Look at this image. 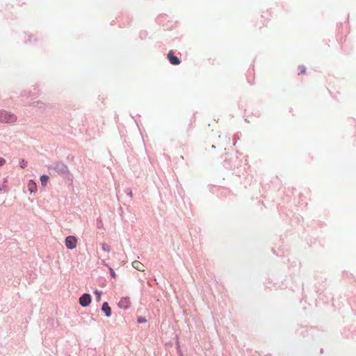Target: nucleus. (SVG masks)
I'll list each match as a JSON object with an SVG mask.
<instances>
[{
  "label": "nucleus",
  "instance_id": "obj_14",
  "mask_svg": "<svg viewBox=\"0 0 356 356\" xmlns=\"http://www.w3.org/2000/svg\"><path fill=\"white\" fill-rule=\"evenodd\" d=\"M25 166H26V162H24V161H22L21 167L24 168Z\"/></svg>",
  "mask_w": 356,
  "mask_h": 356
},
{
  "label": "nucleus",
  "instance_id": "obj_3",
  "mask_svg": "<svg viewBox=\"0 0 356 356\" xmlns=\"http://www.w3.org/2000/svg\"><path fill=\"white\" fill-rule=\"evenodd\" d=\"M91 302L90 296L88 293H84L79 298V304L83 307H87Z\"/></svg>",
  "mask_w": 356,
  "mask_h": 356
},
{
  "label": "nucleus",
  "instance_id": "obj_7",
  "mask_svg": "<svg viewBox=\"0 0 356 356\" xmlns=\"http://www.w3.org/2000/svg\"><path fill=\"white\" fill-rule=\"evenodd\" d=\"M132 266L138 270L145 271L144 265L138 261H133Z\"/></svg>",
  "mask_w": 356,
  "mask_h": 356
},
{
  "label": "nucleus",
  "instance_id": "obj_9",
  "mask_svg": "<svg viewBox=\"0 0 356 356\" xmlns=\"http://www.w3.org/2000/svg\"><path fill=\"white\" fill-rule=\"evenodd\" d=\"M102 248L104 251L107 252H110L111 250V246L106 243H102Z\"/></svg>",
  "mask_w": 356,
  "mask_h": 356
},
{
  "label": "nucleus",
  "instance_id": "obj_17",
  "mask_svg": "<svg viewBox=\"0 0 356 356\" xmlns=\"http://www.w3.org/2000/svg\"><path fill=\"white\" fill-rule=\"evenodd\" d=\"M305 69L301 71V73H305Z\"/></svg>",
  "mask_w": 356,
  "mask_h": 356
},
{
  "label": "nucleus",
  "instance_id": "obj_8",
  "mask_svg": "<svg viewBox=\"0 0 356 356\" xmlns=\"http://www.w3.org/2000/svg\"><path fill=\"white\" fill-rule=\"evenodd\" d=\"M49 180V177L46 175H43L40 177V181L42 186H46L47 182Z\"/></svg>",
  "mask_w": 356,
  "mask_h": 356
},
{
  "label": "nucleus",
  "instance_id": "obj_16",
  "mask_svg": "<svg viewBox=\"0 0 356 356\" xmlns=\"http://www.w3.org/2000/svg\"><path fill=\"white\" fill-rule=\"evenodd\" d=\"M103 264H104V266H108V264H106V263H105V261H103Z\"/></svg>",
  "mask_w": 356,
  "mask_h": 356
},
{
  "label": "nucleus",
  "instance_id": "obj_10",
  "mask_svg": "<svg viewBox=\"0 0 356 356\" xmlns=\"http://www.w3.org/2000/svg\"><path fill=\"white\" fill-rule=\"evenodd\" d=\"M35 184L33 181H30L29 184V188L31 192H33V188H35Z\"/></svg>",
  "mask_w": 356,
  "mask_h": 356
},
{
  "label": "nucleus",
  "instance_id": "obj_12",
  "mask_svg": "<svg viewBox=\"0 0 356 356\" xmlns=\"http://www.w3.org/2000/svg\"><path fill=\"white\" fill-rule=\"evenodd\" d=\"M95 294L97 295V300L99 301L100 299H101V292L100 291H95Z\"/></svg>",
  "mask_w": 356,
  "mask_h": 356
},
{
  "label": "nucleus",
  "instance_id": "obj_6",
  "mask_svg": "<svg viewBox=\"0 0 356 356\" xmlns=\"http://www.w3.org/2000/svg\"><path fill=\"white\" fill-rule=\"evenodd\" d=\"M102 310L105 313L106 316H110L111 315V309L109 307L108 302H104Z\"/></svg>",
  "mask_w": 356,
  "mask_h": 356
},
{
  "label": "nucleus",
  "instance_id": "obj_13",
  "mask_svg": "<svg viewBox=\"0 0 356 356\" xmlns=\"http://www.w3.org/2000/svg\"><path fill=\"white\" fill-rule=\"evenodd\" d=\"M6 161L3 158H0V167L2 166L5 163Z\"/></svg>",
  "mask_w": 356,
  "mask_h": 356
},
{
  "label": "nucleus",
  "instance_id": "obj_15",
  "mask_svg": "<svg viewBox=\"0 0 356 356\" xmlns=\"http://www.w3.org/2000/svg\"><path fill=\"white\" fill-rule=\"evenodd\" d=\"M138 321L139 323H142V322L145 321V320H144V319H143L141 317H140V318H138Z\"/></svg>",
  "mask_w": 356,
  "mask_h": 356
},
{
  "label": "nucleus",
  "instance_id": "obj_1",
  "mask_svg": "<svg viewBox=\"0 0 356 356\" xmlns=\"http://www.w3.org/2000/svg\"><path fill=\"white\" fill-rule=\"evenodd\" d=\"M17 120V117L6 111L0 112V122L10 123Z\"/></svg>",
  "mask_w": 356,
  "mask_h": 356
},
{
  "label": "nucleus",
  "instance_id": "obj_11",
  "mask_svg": "<svg viewBox=\"0 0 356 356\" xmlns=\"http://www.w3.org/2000/svg\"><path fill=\"white\" fill-rule=\"evenodd\" d=\"M108 269H109V271H110V273H111V276L113 278L115 279L116 278V274H115L114 270L111 267H110V266L108 267Z\"/></svg>",
  "mask_w": 356,
  "mask_h": 356
},
{
  "label": "nucleus",
  "instance_id": "obj_2",
  "mask_svg": "<svg viewBox=\"0 0 356 356\" xmlns=\"http://www.w3.org/2000/svg\"><path fill=\"white\" fill-rule=\"evenodd\" d=\"M65 245L68 249H74L77 245V238L74 236H69L65 238Z\"/></svg>",
  "mask_w": 356,
  "mask_h": 356
},
{
  "label": "nucleus",
  "instance_id": "obj_5",
  "mask_svg": "<svg viewBox=\"0 0 356 356\" xmlns=\"http://www.w3.org/2000/svg\"><path fill=\"white\" fill-rule=\"evenodd\" d=\"M131 301L129 298H122L120 300L118 305L122 309H127L130 307Z\"/></svg>",
  "mask_w": 356,
  "mask_h": 356
},
{
  "label": "nucleus",
  "instance_id": "obj_4",
  "mask_svg": "<svg viewBox=\"0 0 356 356\" xmlns=\"http://www.w3.org/2000/svg\"><path fill=\"white\" fill-rule=\"evenodd\" d=\"M168 58L172 65H179L180 63L179 59L174 55V52L170 50L168 54Z\"/></svg>",
  "mask_w": 356,
  "mask_h": 356
}]
</instances>
